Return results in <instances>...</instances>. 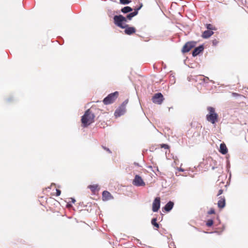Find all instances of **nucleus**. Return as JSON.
I'll return each instance as SVG.
<instances>
[{"label":"nucleus","instance_id":"1","mask_svg":"<svg viewBox=\"0 0 248 248\" xmlns=\"http://www.w3.org/2000/svg\"><path fill=\"white\" fill-rule=\"evenodd\" d=\"M95 115L92 112L90 109L85 111L83 115L81 117V123L84 127H86L94 122Z\"/></svg>","mask_w":248,"mask_h":248},{"label":"nucleus","instance_id":"2","mask_svg":"<svg viewBox=\"0 0 248 248\" xmlns=\"http://www.w3.org/2000/svg\"><path fill=\"white\" fill-rule=\"evenodd\" d=\"M207 109L208 113L206 116V120L212 124L218 122V115L215 111V108L212 107H208Z\"/></svg>","mask_w":248,"mask_h":248},{"label":"nucleus","instance_id":"3","mask_svg":"<svg viewBox=\"0 0 248 248\" xmlns=\"http://www.w3.org/2000/svg\"><path fill=\"white\" fill-rule=\"evenodd\" d=\"M118 95L119 92L117 91L110 93L103 99V102L106 105L111 104L115 102Z\"/></svg>","mask_w":248,"mask_h":248},{"label":"nucleus","instance_id":"4","mask_svg":"<svg viewBox=\"0 0 248 248\" xmlns=\"http://www.w3.org/2000/svg\"><path fill=\"white\" fill-rule=\"evenodd\" d=\"M197 44V42L191 41L186 42L182 48L181 51L183 53L188 52L192 48L195 47Z\"/></svg>","mask_w":248,"mask_h":248},{"label":"nucleus","instance_id":"5","mask_svg":"<svg viewBox=\"0 0 248 248\" xmlns=\"http://www.w3.org/2000/svg\"><path fill=\"white\" fill-rule=\"evenodd\" d=\"M132 184L136 186H145V183L141 177L136 174L132 181Z\"/></svg>","mask_w":248,"mask_h":248},{"label":"nucleus","instance_id":"6","mask_svg":"<svg viewBox=\"0 0 248 248\" xmlns=\"http://www.w3.org/2000/svg\"><path fill=\"white\" fill-rule=\"evenodd\" d=\"M164 99L163 94L161 93H155L152 97V101L154 103L160 105Z\"/></svg>","mask_w":248,"mask_h":248},{"label":"nucleus","instance_id":"7","mask_svg":"<svg viewBox=\"0 0 248 248\" xmlns=\"http://www.w3.org/2000/svg\"><path fill=\"white\" fill-rule=\"evenodd\" d=\"M121 17H122V15H120V14H119L118 15L114 16L113 17V23L118 27H119L121 29H123V27L126 24H123Z\"/></svg>","mask_w":248,"mask_h":248},{"label":"nucleus","instance_id":"8","mask_svg":"<svg viewBox=\"0 0 248 248\" xmlns=\"http://www.w3.org/2000/svg\"><path fill=\"white\" fill-rule=\"evenodd\" d=\"M160 207V198L156 197L153 202L152 210L154 212H157Z\"/></svg>","mask_w":248,"mask_h":248},{"label":"nucleus","instance_id":"9","mask_svg":"<svg viewBox=\"0 0 248 248\" xmlns=\"http://www.w3.org/2000/svg\"><path fill=\"white\" fill-rule=\"evenodd\" d=\"M123 29H124V33L128 35H131L136 31V30L135 27H130L128 24L125 25Z\"/></svg>","mask_w":248,"mask_h":248},{"label":"nucleus","instance_id":"10","mask_svg":"<svg viewBox=\"0 0 248 248\" xmlns=\"http://www.w3.org/2000/svg\"><path fill=\"white\" fill-rule=\"evenodd\" d=\"M204 50L203 44L200 45L197 47L194 48L192 52V55L193 57H195L200 53H202Z\"/></svg>","mask_w":248,"mask_h":248},{"label":"nucleus","instance_id":"11","mask_svg":"<svg viewBox=\"0 0 248 248\" xmlns=\"http://www.w3.org/2000/svg\"><path fill=\"white\" fill-rule=\"evenodd\" d=\"M126 111V108H124L123 107L119 106L114 112V116L116 118L119 117L123 115Z\"/></svg>","mask_w":248,"mask_h":248},{"label":"nucleus","instance_id":"12","mask_svg":"<svg viewBox=\"0 0 248 248\" xmlns=\"http://www.w3.org/2000/svg\"><path fill=\"white\" fill-rule=\"evenodd\" d=\"M173 206L174 202L172 201H170L165 204L164 207H163L162 211L163 212L165 211L166 212H169L171 210Z\"/></svg>","mask_w":248,"mask_h":248},{"label":"nucleus","instance_id":"13","mask_svg":"<svg viewBox=\"0 0 248 248\" xmlns=\"http://www.w3.org/2000/svg\"><path fill=\"white\" fill-rule=\"evenodd\" d=\"M112 199H113V197L109 192L107 190L103 191L102 199L103 201H108Z\"/></svg>","mask_w":248,"mask_h":248},{"label":"nucleus","instance_id":"14","mask_svg":"<svg viewBox=\"0 0 248 248\" xmlns=\"http://www.w3.org/2000/svg\"><path fill=\"white\" fill-rule=\"evenodd\" d=\"M214 34L213 31L206 30L202 32V37L204 39H207Z\"/></svg>","mask_w":248,"mask_h":248},{"label":"nucleus","instance_id":"15","mask_svg":"<svg viewBox=\"0 0 248 248\" xmlns=\"http://www.w3.org/2000/svg\"><path fill=\"white\" fill-rule=\"evenodd\" d=\"M219 151L222 155H226L228 153V149L225 143H222L220 144Z\"/></svg>","mask_w":248,"mask_h":248},{"label":"nucleus","instance_id":"16","mask_svg":"<svg viewBox=\"0 0 248 248\" xmlns=\"http://www.w3.org/2000/svg\"><path fill=\"white\" fill-rule=\"evenodd\" d=\"M133 11V8L130 6H126L121 9V12L124 14H128Z\"/></svg>","mask_w":248,"mask_h":248},{"label":"nucleus","instance_id":"17","mask_svg":"<svg viewBox=\"0 0 248 248\" xmlns=\"http://www.w3.org/2000/svg\"><path fill=\"white\" fill-rule=\"evenodd\" d=\"M226 205L225 199L224 197L221 198L217 202V206L218 208L222 209Z\"/></svg>","mask_w":248,"mask_h":248},{"label":"nucleus","instance_id":"18","mask_svg":"<svg viewBox=\"0 0 248 248\" xmlns=\"http://www.w3.org/2000/svg\"><path fill=\"white\" fill-rule=\"evenodd\" d=\"M98 187V185H89L88 186V188L90 189V190L93 192H95L96 191H98L99 190V188Z\"/></svg>","mask_w":248,"mask_h":248},{"label":"nucleus","instance_id":"19","mask_svg":"<svg viewBox=\"0 0 248 248\" xmlns=\"http://www.w3.org/2000/svg\"><path fill=\"white\" fill-rule=\"evenodd\" d=\"M16 100V97L13 95H11L5 99V101L9 103H12L15 102Z\"/></svg>","mask_w":248,"mask_h":248},{"label":"nucleus","instance_id":"20","mask_svg":"<svg viewBox=\"0 0 248 248\" xmlns=\"http://www.w3.org/2000/svg\"><path fill=\"white\" fill-rule=\"evenodd\" d=\"M119 13V11H113L111 9H108L107 11V15L109 17H111L112 16H114L115 13L118 14Z\"/></svg>","mask_w":248,"mask_h":248},{"label":"nucleus","instance_id":"21","mask_svg":"<svg viewBox=\"0 0 248 248\" xmlns=\"http://www.w3.org/2000/svg\"><path fill=\"white\" fill-rule=\"evenodd\" d=\"M151 224L155 227L156 228H159V224L157 223V218L155 217L153 218L151 220Z\"/></svg>","mask_w":248,"mask_h":248},{"label":"nucleus","instance_id":"22","mask_svg":"<svg viewBox=\"0 0 248 248\" xmlns=\"http://www.w3.org/2000/svg\"><path fill=\"white\" fill-rule=\"evenodd\" d=\"M205 27H206V29H207V30H209V31H213L214 30H217L216 27L215 26H214L213 25H212L211 24H206L205 25Z\"/></svg>","mask_w":248,"mask_h":248},{"label":"nucleus","instance_id":"23","mask_svg":"<svg viewBox=\"0 0 248 248\" xmlns=\"http://www.w3.org/2000/svg\"><path fill=\"white\" fill-rule=\"evenodd\" d=\"M142 7V4L141 3L138 7L135 8L133 12L132 11L131 13L134 16H137L138 14L139 11L141 8Z\"/></svg>","mask_w":248,"mask_h":248},{"label":"nucleus","instance_id":"24","mask_svg":"<svg viewBox=\"0 0 248 248\" xmlns=\"http://www.w3.org/2000/svg\"><path fill=\"white\" fill-rule=\"evenodd\" d=\"M213 224L214 220L212 218L208 219L206 222V225L208 227L212 226Z\"/></svg>","mask_w":248,"mask_h":248},{"label":"nucleus","instance_id":"25","mask_svg":"<svg viewBox=\"0 0 248 248\" xmlns=\"http://www.w3.org/2000/svg\"><path fill=\"white\" fill-rule=\"evenodd\" d=\"M131 2L130 0H120V3L123 5H127Z\"/></svg>","mask_w":248,"mask_h":248},{"label":"nucleus","instance_id":"26","mask_svg":"<svg viewBox=\"0 0 248 248\" xmlns=\"http://www.w3.org/2000/svg\"><path fill=\"white\" fill-rule=\"evenodd\" d=\"M126 16L128 20H131L135 16L133 15V14L131 12H130L128 13Z\"/></svg>","mask_w":248,"mask_h":248},{"label":"nucleus","instance_id":"27","mask_svg":"<svg viewBox=\"0 0 248 248\" xmlns=\"http://www.w3.org/2000/svg\"><path fill=\"white\" fill-rule=\"evenodd\" d=\"M160 147L162 148H164L166 149H168L169 148L170 146L168 144L165 143H162L160 145Z\"/></svg>","mask_w":248,"mask_h":248},{"label":"nucleus","instance_id":"28","mask_svg":"<svg viewBox=\"0 0 248 248\" xmlns=\"http://www.w3.org/2000/svg\"><path fill=\"white\" fill-rule=\"evenodd\" d=\"M122 22H123V24H125L126 22H127L128 21V19L126 18V16H123L122 15Z\"/></svg>","mask_w":248,"mask_h":248},{"label":"nucleus","instance_id":"29","mask_svg":"<svg viewBox=\"0 0 248 248\" xmlns=\"http://www.w3.org/2000/svg\"><path fill=\"white\" fill-rule=\"evenodd\" d=\"M128 102V99H126V100H124V101L122 103V104L120 105V106L123 107V108H125L126 105L127 104Z\"/></svg>","mask_w":248,"mask_h":248},{"label":"nucleus","instance_id":"30","mask_svg":"<svg viewBox=\"0 0 248 248\" xmlns=\"http://www.w3.org/2000/svg\"><path fill=\"white\" fill-rule=\"evenodd\" d=\"M207 214L209 215L214 214H215V210L214 208H211L207 212Z\"/></svg>","mask_w":248,"mask_h":248},{"label":"nucleus","instance_id":"31","mask_svg":"<svg viewBox=\"0 0 248 248\" xmlns=\"http://www.w3.org/2000/svg\"><path fill=\"white\" fill-rule=\"evenodd\" d=\"M212 45L213 46H216L218 44V41L216 39H214L212 40Z\"/></svg>","mask_w":248,"mask_h":248},{"label":"nucleus","instance_id":"32","mask_svg":"<svg viewBox=\"0 0 248 248\" xmlns=\"http://www.w3.org/2000/svg\"><path fill=\"white\" fill-rule=\"evenodd\" d=\"M169 247L170 248H176V246L174 244V243L173 242H170L169 245Z\"/></svg>","mask_w":248,"mask_h":248},{"label":"nucleus","instance_id":"33","mask_svg":"<svg viewBox=\"0 0 248 248\" xmlns=\"http://www.w3.org/2000/svg\"><path fill=\"white\" fill-rule=\"evenodd\" d=\"M56 196H59L61 194V191L60 189H56Z\"/></svg>","mask_w":248,"mask_h":248},{"label":"nucleus","instance_id":"34","mask_svg":"<svg viewBox=\"0 0 248 248\" xmlns=\"http://www.w3.org/2000/svg\"><path fill=\"white\" fill-rule=\"evenodd\" d=\"M103 149L105 150H106V151L108 152L109 154L111 153V151H110V150L108 148L106 147H104V146H103Z\"/></svg>","mask_w":248,"mask_h":248},{"label":"nucleus","instance_id":"35","mask_svg":"<svg viewBox=\"0 0 248 248\" xmlns=\"http://www.w3.org/2000/svg\"><path fill=\"white\" fill-rule=\"evenodd\" d=\"M223 190L222 189H219L218 192V194H217V196H219V195L222 194V193H223Z\"/></svg>","mask_w":248,"mask_h":248},{"label":"nucleus","instance_id":"36","mask_svg":"<svg viewBox=\"0 0 248 248\" xmlns=\"http://www.w3.org/2000/svg\"><path fill=\"white\" fill-rule=\"evenodd\" d=\"M227 168L228 170H229V168H230V164L229 160H227Z\"/></svg>","mask_w":248,"mask_h":248},{"label":"nucleus","instance_id":"37","mask_svg":"<svg viewBox=\"0 0 248 248\" xmlns=\"http://www.w3.org/2000/svg\"><path fill=\"white\" fill-rule=\"evenodd\" d=\"M71 202L74 203L76 202V200L74 198H71Z\"/></svg>","mask_w":248,"mask_h":248},{"label":"nucleus","instance_id":"38","mask_svg":"<svg viewBox=\"0 0 248 248\" xmlns=\"http://www.w3.org/2000/svg\"><path fill=\"white\" fill-rule=\"evenodd\" d=\"M154 168L155 169V170L158 172L159 173H160V172L159 171V170H158V168L157 166H155L154 167Z\"/></svg>","mask_w":248,"mask_h":248},{"label":"nucleus","instance_id":"39","mask_svg":"<svg viewBox=\"0 0 248 248\" xmlns=\"http://www.w3.org/2000/svg\"><path fill=\"white\" fill-rule=\"evenodd\" d=\"M72 206V205L71 203H70V202H67V207H71Z\"/></svg>","mask_w":248,"mask_h":248},{"label":"nucleus","instance_id":"40","mask_svg":"<svg viewBox=\"0 0 248 248\" xmlns=\"http://www.w3.org/2000/svg\"><path fill=\"white\" fill-rule=\"evenodd\" d=\"M204 232L205 233H213L215 232H217L215 231V232H207L204 231Z\"/></svg>","mask_w":248,"mask_h":248},{"label":"nucleus","instance_id":"41","mask_svg":"<svg viewBox=\"0 0 248 248\" xmlns=\"http://www.w3.org/2000/svg\"><path fill=\"white\" fill-rule=\"evenodd\" d=\"M178 170L180 171H184V170L181 168H178Z\"/></svg>","mask_w":248,"mask_h":248},{"label":"nucleus","instance_id":"42","mask_svg":"<svg viewBox=\"0 0 248 248\" xmlns=\"http://www.w3.org/2000/svg\"><path fill=\"white\" fill-rule=\"evenodd\" d=\"M134 164H135L136 166H140L139 164L138 163L135 162V163H134Z\"/></svg>","mask_w":248,"mask_h":248},{"label":"nucleus","instance_id":"43","mask_svg":"<svg viewBox=\"0 0 248 248\" xmlns=\"http://www.w3.org/2000/svg\"><path fill=\"white\" fill-rule=\"evenodd\" d=\"M137 241H138V243H140V244L141 245V242L140 241V240H139V239H137Z\"/></svg>","mask_w":248,"mask_h":248},{"label":"nucleus","instance_id":"44","mask_svg":"<svg viewBox=\"0 0 248 248\" xmlns=\"http://www.w3.org/2000/svg\"><path fill=\"white\" fill-rule=\"evenodd\" d=\"M233 94L234 95H238V94H237V93H233Z\"/></svg>","mask_w":248,"mask_h":248},{"label":"nucleus","instance_id":"45","mask_svg":"<svg viewBox=\"0 0 248 248\" xmlns=\"http://www.w3.org/2000/svg\"><path fill=\"white\" fill-rule=\"evenodd\" d=\"M210 82H212L213 83H214V81H213V80H210Z\"/></svg>","mask_w":248,"mask_h":248},{"label":"nucleus","instance_id":"46","mask_svg":"<svg viewBox=\"0 0 248 248\" xmlns=\"http://www.w3.org/2000/svg\"><path fill=\"white\" fill-rule=\"evenodd\" d=\"M205 79H207L208 80H209V78H208V77H206V78H205Z\"/></svg>","mask_w":248,"mask_h":248},{"label":"nucleus","instance_id":"47","mask_svg":"<svg viewBox=\"0 0 248 248\" xmlns=\"http://www.w3.org/2000/svg\"><path fill=\"white\" fill-rule=\"evenodd\" d=\"M207 80H208L207 79H206V80H205V79H204V82H207V81H207Z\"/></svg>","mask_w":248,"mask_h":248},{"label":"nucleus","instance_id":"48","mask_svg":"<svg viewBox=\"0 0 248 248\" xmlns=\"http://www.w3.org/2000/svg\"><path fill=\"white\" fill-rule=\"evenodd\" d=\"M207 80H208L207 79H206V80H205V79H204V82H207V81H207Z\"/></svg>","mask_w":248,"mask_h":248},{"label":"nucleus","instance_id":"49","mask_svg":"<svg viewBox=\"0 0 248 248\" xmlns=\"http://www.w3.org/2000/svg\"><path fill=\"white\" fill-rule=\"evenodd\" d=\"M47 189H51V186H49L47 188Z\"/></svg>","mask_w":248,"mask_h":248},{"label":"nucleus","instance_id":"50","mask_svg":"<svg viewBox=\"0 0 248 248\" xmlns=\"http://www.w3.org/2000/svg\"><path fill=\"white\" fill-rule=\"evenodd\" d=\"M153 170V171H154L155 173V170Z\"/></svg>","mask_w":248,"mask_h":248},{"label":"nucleus","instance_id":"51","mask_svg":"<svg viewBox=\"0 0 248 248\" xmlns=\"http://www.w3.org/2000/svg\"><path fill=\"white\" fill-rule=\"evenodd\" d=\"M212 169L214 170L215 169V167H212Z\"/></svg>","mask_w":248,"mask_h":248},{"label":"nucleus","instance_id":"52","mask_svg":"<svg viewBox=\"0 0 248 248\" xmlns=\"http://www.w3.org/2000/svg\"><path fill=\"white\" fill-rule=\"evenodd\" d=\"M149 168H152V166H149Z\"/></svg>","mask_w":248,"mask_h":248},{"label":"nucleus","instance_id":"53","mask_svg":"<svg viewBox=\"0 0 248 248\" xmlns=\"http://www.w3.org/2000/svg\"><path fill=\"white\" fill-rule=\"evenodd\" d=\"M51 185H55V184H54V183H52Z\"/></svg>","mask_w":248,"mask_h":248}]
</instances>
